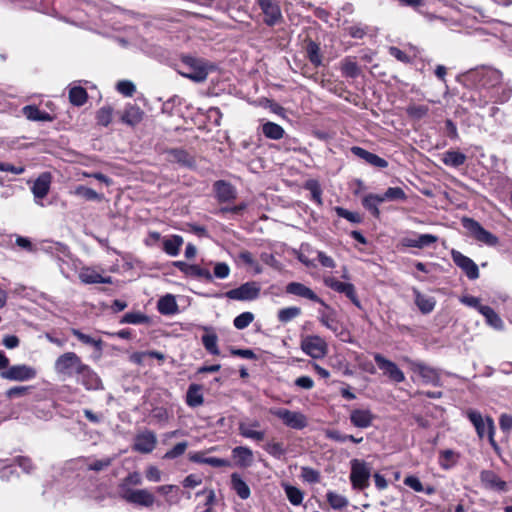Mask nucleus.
Instances as JSON below:
<instances>
[{
  "label": "nucleus",
  "mask_w": 512,
  "mask_h": 512,
  "mask_svg": "<svg viewBox=\"0 0 512 512\" xmlns=\"http://www.w3.org/2000/svg\"><path fill=\"white\" fill-rule=\"evenodd\" d=\"M334 211L338 217L344 218L347 221H349L350 223L360 224L363 221V218L359 213L349 211L343 207L336 206V207H334Z\"/></svg>",
  "instance_id": "obj_49"
},
{
  "label": "nucleus",
  "mask_w": 512,
  "mask_h": 512,
  "mask_svg": "<svg viewBox=\"0 0 512 512\" xmlns=\"http://www.w3.org/2000/svg\"><path fill=\"white\" fill-rule=\"evenodd\" d=\"M143 119V111L138 107V106H135V105H130L128 106L122 117H121V120L127 124V125H130V126H135L137 124H139Z\"/></svg>",
  "instance_id": "obj_36"
},
{
  "label": "nucleus",
  "mask_w": 512,
  "mask_h": 512,
  "mask_svg": "<svg viewBox=\"0 0 512 512\" xmlns=\"http://www.w3.org/2000/svg\"><path fill=\"white\" fill-rule=\"evenodd\" d=\"M174 266L177 267L181 272H183L187 276L212 281L211 272L208 269L202 268L199 265L188 264L183 261H176L174 262Z\"/></svg>",
  "instance_id": "obj_24"
},
{
  "label": "nucleus",
  "mask_w": 512,
  "mask_h": 512,
  "mask_svg": "<svg viewBox=\"0 0 512 512\" xmlns=\"http://www.w3.org/2000/svg\"><path fill=\"white\" fill-rule=\"evenodd\" d=\"M375 419L376 415L369 408H354L349 413L351 425L359 429L371 427Z\"/></svg>",
  "instance_id": "obj_17"
},
{
  "label": "nucleus",
  "mask_w": 512,
  "mask_h": 512,
  "mask_svg": "<svg viewBox=\"0 0 512 512\" xmlns=\"http://www.w3.org/2000/svg\"><path fill=\"white\" fill-rule=\"evenodd\" d=\"M183 244V238L179 235H173L163 241V250L170 256H177Z\"/></svg>",
  "instance_id": "obj_39"
},
{
  "label": "nucleus",
  "mask_w": 512,
  "mask_h": 512,
  "mask_svg": "<svg viewBox=\"0 0 512 512\" xmlns=\"http://www.w3.org/2000/svg\"><path fill=\"white\" fill-rule=\"evenodd\" d=\"M85 363L75 352H65L54 362V372L61 380L77 377Z\"/></svg>",
  "instance_id": "obj_4"
},
{
  "label": "nucleus",
  "mask_w": 512,
  "mask_h": 512,
  "mask_svg": "<svg viewBox=\"0 0 512 512\" xmlns=\"http://www.w3.org/2000/svg\"><path fill=\"white\" fill-rule=\"evenodd\" d=\"M188 447L187 442H180L176 444L171 450L167 451L164 455L166 459H175L185 453Z\"/></svg>",
  "instance_id": "obj_64"
},
{
  "label": "nucleus",
  "mask_w": 512,
  "mask_h": 512,
  "mask_svg": "<svg viewBox=\"0 0 512 512\" xmlns=\"http://www.w3.org/2000/svg\"><path fill=\"white\" fill-rule=\"evenodd\" d=\"M464 80L467 85L485 91L495 103H505L511 97L512 90L502 84V72L493 67L480 66L471 69L464 74Z\"/></svg>",
  "instance_id": "obj_1"
},
{
  "label": "nucleus",
  "mask_w": 512,
  "mask_h": 512,
  "mask_svg": "<svg viewBox=\"0 0 512 512\" xmlns=\"http://www.w3.org/2000/svg\"><path fill=\"white\" fill-rule=\"evenodd\" d=\"M325 286L328 288L344 294L357 308L362 309V305L355 291L352 283H345L337 280L335 277L327 276L323 280Z\"/></svg>",
  "instance_id": "obj_10"
},
{
  "label": "nucleus",
  "mask_w": 512,
  "mask_h": 512,
  "mask_svg": "<svg viewBox=\"0 0 512 512\" xmlns=\"http://www.w3.org/2000/svg\"><path fill=\"white\" fill-rule=\"evenodd\" d=\"M410 367L414 373L421 377L423 383L436 387L441 386V377L438 369L420 361H410Z\"/></svg>",
  "instance_id": "obj_11"
},
{
  "label": "nucleus",
  "mask_w": 512,
  "mask_h": 512,
  "mask_svg": "<svg viewBox=\"0 0 512 512\" xmlns=\"http://www.w3.org/2000/svg\"><path fill=\"white\" fill-rule=\"evenodd\" d=\"M260 8L265 15L264 21L269 24H275L280 18V9L272 0H259Z\"/></svg>",
  "instance_id": "obj_27"
},
{
  "label": "nucleus",
  "mask_w": 512,
  "mask_h": 512,
  "mask_svg": "<svg viewBox=\"0 0 512 512\" xmlns=\"http://www.w3.org/2000/svg\"><path fill=\"white\" fill-rule=\"evenodd\" d=\"M305 190L309 191L311 194V200L315 202L318 206L323 204L322 201V189L319 182L315 179H309L304 184Z\"/></svg>",
  "instance_id": "obj_44"
},
{
  "label": "nucleus",
  "mask_w": 512,
  "mask_h": 512,
  "mask_svg": "<svg viewBox=\"0 0 512 512\" xmlns=\"http://www.w3.org/2000/svg\"><path fill=\"white\" fill-rule=\"evenodd\" d=\"M466 417L474 426L477 436L480 439L487 437L492 448L499 452L500 448L494 439L495 425L493 419L490 416H483L480 411L475 409H468Z\"/></svg>",
  "instance_id": "obj_3"
},
{
  "label": "nucleus",
  "mask_w": 512,
  "mask_h": 512,
  "mask_svg": "<svg viewBox=\"0 0 512 512\" xmlns=\"http://www.w3.org/2000/svg\"><path fill=\"white\" fill-rule=\"evenodd\" d=\"M69 100L75 106H82L87 101V92L84 88L74 86L69 91Z\"/></svg>",
  "instance_id": "obj_47"
},
{
  "label": "nucleus",
  "mask_w": 512,
  "mask_h": 512,
  "mask_svg": "<svg viewBox=\"0 0 512 512\" xmlns=\"http://www.w3.org/2000/svg\"><path fill=\"white\" fill-rule=\"evenodd\" d=\"M451 257L454 264L463 271L468 279L476 280L479 278L478 265L471 258L454 249L451 251Z\"/></svg>",
  "instance_id": "obj_14"
},
{
  "label": "nucleus",
  "mask_w": 512,
  "mask_h": 512,
  "mask_svg": "<svg viewBox=\"0 0 512 512\" xmlns=\"http://www.w3.org/2000/svg\"><path fill=\"white\" fill-rule=\"evenodd\" d=\"M203 395L201 393V387L196 384L189 386L186 394V403L190 407H198L203 404Z\"/></svg>",
  "instance_id": "obj_40"
},
{
  "label": "nucleus",
  "mask_w": 512,
  "mask_h": 512,
  "mask_svg": "<svg viewBox=\"0 0 512 512\" xmlns=\"http://www.w3.org/2000/svg\"><path fill=\"white\" fill-rule=\"evenodd\" d=\"M157 309L162 315H174L178 312L176 298L172 294L162 296L157 302Z\"/></svg>",
  "instance_id": "obj_30"
},
{
  "label": "nucleus",
  "mask_w": 512,
  "mask_h": 512,
  "mask_svg": "<svg viewBox=\"0 0 512 512\" xmlns=\"http://www.w3.org/2000/svg\"><path fill=\"white\" fill-rule=\"evenodd\" d=\"M319 304L322 306V308L318 310L320 323L327 329L331 330L335 336L340 337L342 341H346L343 337L344 334H346V331L338 319L337 311L324 301Z\"/></svg>",
  "instance_id": "obj_6"
},
{
  "label": "nucleus",
  "mask_w": 512,
  "mask_h": 512,
  "mask_svg": "<svg viewBox=\"0 0 512 512\" xmlns=\"http://www.w3.org/2000/svg\"><path fill=\"white\" fill-rule=\"evenodd\" d=\"M326 499L329 505L335 510L344 509L349 504V501L345 496L338 494L334 491H328L326 493Z\"/></svg>",
  "instance_id": "obj_46"
},
{
  "label": "nucleus",
  "mask_w": 512,
  "mask_h": 512,
  "mask_svg": "<svg viewBox=\"0 0 512 512\" xmlns=\"http://www.w3.org/2000/svg\"><path fill=\"white\" fill-rule=\"evenodd\" d=\"M259 426L258 421H242L239 423V433L245 438L262 441L265 438V433L257 429Z\"/></svg>",
  "instance_id": "obj_26"
},
{
  "label": "nucleus",
  "mask_w": 512,
  "mask_h": 512,
  "mask_svg": "<svg viewBox=\"0 0 512 512\" xmlns=\"http://www.w3.org/2000/svg\"><path fill=\"white\" fill-rule=\"evenodd\" d=\"M231 487L241 499L249 498L250 488L239 474L233 473L231 475Z\"/></svg>",
  "instance_id": "obj_37"
},
{
  "label": "nucleus",
  "mask_w": 512,
  "mask_h": 512,
  "mask_svg": "<svg viewBox=\"0 0 512 512\" xmlns=\"http://www.w3.org/2000/svg\"><path fill=\"white\" fill-rule=\"evenodd\" d=\"M415 304L423 314L431 313L436 305L434 297L422 294L419 290L413 289Z\"/></svg>",
  "instance_id": "obj_31"
},
{
  "label": "nucleus",
  "mask_w": 512,
  "mask_h": 512,
  "mask_svg": "<svg viewBox=\"0 0 512 512\" xmlns=\"http://www.w3.org/2000/svg\"><path fill=\"white\" fill-rule=\"evenodd\" d=\"M480 480L486 489L496 492H506L507 483L502 480L494 471L483 470L480 473Z\"/></svg>",
  "instance_id": "obj_22"
},
{
  "label": "nucleus",
  "mask_w": 512,
  "mask_h": 512,
  "mask_svg": "<svg viewBox=\"0 0 512 512\" xmlns=\"http://www.w3.org/2000/svg\"><path fill=\"white\" fill-rule=\"evenodd\" d=\"M77 382L87 390H102L103 383L100 376L87 364H84L77 375Z\"/></svg>",
  "instance_id": "obj_18"
},
{
  "label": "nucleus",
  "mask_w": 512,
  "mask_h": 512,
  "mask_svg": "<svg viewBox=\"0 0 512 512\" xmlns=\"http://www.w3.org/2000/svg\"><path fill=\"white\" fill-rule=\"evenodd\" d=\"M498 32L502 42L508 48L509 52L512 54V25L501 24V28L499 29Z\"/></svg>",
  "instance_id": "obj_52"
},
{
  "label": "nucleus",
  "mask_w": 512,
  "mask_h": 512,
  "mask_svg": "<svg viewBox=\"0 0 512 512\" xmlns=\"http://www.w3.org/2000/svg\"><path fill=\"white\" fill-rule=\"evenodd\" d=\"M3 379L10 381H29L37 376V370L26 364L13 365L0 373Z\"/></svg>",
  "instance_id": "obj_9"
},
{
  "label": "nucleus",
  "mask_w": 512,
  "mask_h": 512,
  "mask_svg": "<svg viewBox=\"0 0 512 512\" xmlns=\"http://www.w3.org/2000/svg\"><path fill=\"white\" fill-rule=\"evenodd\" d=\"M307 425V418L304 414L290 412V428L302 429Z\"/></svg>",
  "instance_id": "obj_59"
},
{
  "label": "nucleus",
  "mask_w": 512,
  "mask_h": 512,
  "mask_svg": "<svg viewBox=\"0 0 512 512\" xmlns=\"http://www.w3.org/2000/svg\"><path fill=\"white\" fill-rule=\"evenodd\" d=\"M71 333L81 343L93 347L94 354L92 355V358L94 360H99L102 357L104 343L100 338H94L88 334L83 333L82 331H80L79 329H76V328H73L71 330Z\"/></svg>",
  "instance_id": "obj_23"
},
{
  "label": "nucleus",
  "mask_w": 512,
  "mask_h": 512,
  "mask_svg": "<svg viewBox=\"0 0 512 512\" xmlns=\"http://www.w3.org/2000/svg\"><path fill=\"white\" fill-rule=\"evenodd\" d=\"M462 226L469 233V235L482 244L494 247L499 243L496 235L486 230L478 221L473 218L463 217L461 220Z\"/></svg>",
  "instance_id": "obj_5"
},
{
  "label": "nucleus",
  "mask_w": 512,
  "mask_h": 512,
  "mask_svg": "<svg viewBox=\"0 0 512 512\" xmlns=\"http://www.w3.org/2000/svg\"><path fill=\"white\" fill-rule=\"evenodd\" d=\"M480 314L485 318L486 324L496 330H502L504 323L501 317L490 306L481 307Z\"/></svg>",
  "instance_id": "obj_35"
},
{
  "label": "nucleus",
  "mask_w": 512,
  "mask_h": 512,
  "mask_svg": "<svg viewBox=\"0 0 512 512\" xmlns=\"http://www.w3.org/2000/svg\"><path fill=\"white\" fill-rule=\"evenodd\" d=\"M347 33L349 36L355 39H362L368 33L369 27L367 25L357 23L352 26H349L347 29Z\"/></svg>",
  "instance_id": "obj_56"
},
{
  "label": "nucleus",
  "mask_w": 512,
  "mask_h": 512,
  "mask_svg": "<svg viewBox=\"0 0 512 512\" xmlns=\"http://www.w3.org/2000/svg\"><path fill=\"white\" fill-rule=\"evenodd\" d=\"M262 132L267 138L273 140L282 138L285 133L284 129L280 125L273 122L264 123L262 125Z\"/></svg>",
  "instance_id": "obj_45"
},
{
  "label": "nucleus",
  "mask_w": 512,
  "mask_h": 512,
  "mask_svg": "<svg viewBox=\"0 0 512 512\" xmlns=\"http://www.w3.org/2000/svg\"><path fill=\"white\" fill-rule=\"evenodd\" d=\"M350 482L352 488L355 490H364L369 486V478L371 476V470L368 464L364 460L353 459L350 462Z\"/></svg>",
  "instance_id": "obj_7"
},
{
  "label": "nucleus",
  "mask_w": 512,
  "mask_h": 512,
  "mask_svg": "<svg viewBox=\"0 0 512 512\" xmlns=\"http://www.w3.org/2000/svg\"><path fill=\"white\" fill-rule=\"evenodd\" d=\"M265 450L275 458H281L285 455V449L281 443L270 442L265 445Z\"/></svg>",
  "instance_id": "obj_63"
},
{
  "label": "nucleus",
  "mask_w": 512,
  "mask_h": 512,
  "mask_svg": "<svg viewBox=\"0 0 512 512\" xmlns=\"http://www.w3.org/2000/svg\"><path fill=\"white\" fill-rule=\"evenodd\" d=\"M205 330L207 333L201 338L203 346L210 354L219 355L220 351L218 348V337L216 333L210 331L208 328H205Z\"/></svg>",
  "instance_id": "obj_42"
},
{
  "label": "nucleus",
  "mask_w": 512,
  "mask_h": 512,
  "mask_svg": "<svg viewBox=\"0 0 512 512\" xmlns=\"http://www.w3.org/2000/svg\"><path fill=\"white\" fill-rule=\"evenodd\" d=\"M438 241V237L433 234H417L412 233V236L403 237L401 244L408 248L423 249L430 247Z\"/></svg>",
  "instance_id": "obj_19"
},
{
  "label": "nucleus",
  "mask_w": 512,
  "mask_h": 512,
  "mask_svg": "<svg viewBox=\"0 0 512 512\" xmlns=\"http://www.w3.org/2000/svg\"><path fill=\"white\" fill-rule=\"evenodd\" d=\"M119 497L130 504L142 507H151L155 502L154 495L147 489L125 490Z\"/></svg>",
  "instance_id": "obj_12"
},
{
  "label": "nucleus",
  "mask_w": 512,
  "mask_h": 512,
  "mask_svg": "<svg viewBox=\"0 0 512 512\" xmlns=\"http://www.w3.org/2000/svg\"><path fill=\"white\" fill-rule=\"evenodd\" d=\"M254 320V314L251 312H243L236 316L233 320L234 326L239 329L243 330L246 327H248Z\"/></svg>",
  "instance_id": "obj_54"
},
{
  "label": "nucleus",
  "mask_w": 512,
  "mask_h": 512,
  "mask_svg": "<svg viewBox=\"0 0 512 512\" xmlns=\"http://www.w3.org/2000/svg\"><path fill=\"white\" fill-rule=\"evenodd\" d=\"M156 442V435L151 431H145L136 436L133 448L141 453H150L154 450Z\"/></svg>",
  "instance_id": "obj_25"
},
{
  "label": "nucleus",
  "mask_w": 512,
  "mask_h": 512,
  "mask_svg": "<svg viewBox=\"0 0 512 512\" xmlns=\"http://www.w3.org/2000/svg\"><path fill=\"white\" fill-rule=\"evenodd\" d=\"M301 348L303 352L313 359H321L328 352L326 341L318 335L306 336L301 342Z\"/></svg>",
  "instance_id": "obj_8"
},
{
  "label": "nucleus",
  "mask_w": 512,
  "mask_h": 512,
  "mask_svg": "<svg viewBox=\"0 0 512 512\" xmlns=\"http://www.w3.org/2000/svg\"><path fill=\"white\" fill-rule=\"evenodd\" d=\"M351 153L358 157L359 159H362L365 163L379 168L384 169L388 167V162L382 157H379L378 155L367 151L366 149L360 147V146H352L350 148Z\"/></svg>",
  "instance_id": "obj_21"
},
{
  "label": "nucleus",
  "mask_w": 512,
  "mask_h": 512,
  "mask_svg": "<svg viewBox=\"0 0 512 512\" xmlns=\"http://www.w3.org/2000/svg\"><path fill=\"white\" fill-rule=\"evenodd\" d=\"M342 74L349 78H356L360 74V68L356 61L351 58H346L342 62Z\"/></svg>",
  "instance_id": "obj_48"
},
{
  "label": "nucleus",
  "mask_w": 512,
  "mask_h": 512,
  "mask_svg": "<svg viewBox=\"0 0 512 512\" xmlns=\"http://www.w3.org/2000/svg\"><path fill=\"white\" fill-rule=\"evenodd\" d=\"M116 89L119 93H121L122 95L126 96V97H131L135 90H136V87L135 85L129 81V80H121L117 83L116 85Z\"/></svg>",
  "instance_id": "obj_61"
},
{
  "label": "nucleus",
  "mask_w": 512,
  "mask_h": 512,
  "mask_svg": "<svg viewBox=\"0 0 512 512\" xmlns=\"http://www.w3.org/2000/svg\"><path fill=\"white\" fill-rule=\"evenodd\" d=\"M214 190L220 202H228L236 197L234 187L225 181H217L214 184Z\"/></svg>",
  "instance_id": "obj_32"
},
{
  "label": "nucleus",
  "mask_w": 512,
  "mask_h": 512,
  "mask_svg": "<svg viewBox=\"0 0 512 512\" xmlns=\"http://www.w3.org/2000/svg\"><path fill=\"white\" fill-rule=\"evenodd\" d=\"M97 121L102 126H107L112 121V108L109 106L102 107L97 112Z\"/></svg>",
  "instance_id": "obj_60"
},
{
  "label": "nucleus",
  "mask_w": 512,
  "mask_h": 512,
  "mask_svg": "<svg viewBox=\"0 0 512 512\" xmlns=\"http://www.w3.org/2000/svg\"><path fill=\"white\" fill-rule=\"evenodd\" d=\"M374 360L380 370L389 377L390 380L401 383L405 380L403 371L393 361L385 358L380 353L374 354Z\"/></svg>",
  "instance_id": "obj_13"
},
{
  "label": "nucleus",
  "mask_w": 512,
  "mask_h": 512,
  "mask_svg": "<svg viewBox=\"0 0 512 512\" xmlns=\"http://www.w3.org/2000/svg\"><path fill=\"white\" fill-rule=\"evenodd\" d=\"M177 66L180 75L196 83L204 82L213 68L206 60L190 55H182Z\"/></svg>",
  "instance_id": "obj_2"
},
{
  "label": "nucleus",
  "mask_w": 512,
  "mask_h": 512,
  "mask_svg": "<svg viewBox=\"0 0 512 512\" xmlns=\"http://www.w3.org/2000/svg\"><path fill=\"white\" fill-rule=\"evenodd\" d=\"M466 155L460 151L448 150L442 155V162L449 167L458 168L466 162Z\"/></svg>",
  "instance_id": "obj_34"
},
{
  "label": "nucleus",
  "mask_w": 512,
  "mask_h": 512,
  "mask_svg": "<svg viewBox=\"0 0 512 512\" xmlns=\"http://www.w3.org/2000/svg\"><path fill=\"white\" fill-rule=\"evenodd\" d=\"M211 274H212V279L213 278L225 279L230 274V267L225 262H216V263H214L213 273H211Z\"/></svg>",
  "instance_id": "obj_57"
},
{
  "label": "nucleus",
  "mask_w": 512,
  "mask_h": 512,
  "mask_svg": "<svg viewBox=\"0 0 512 512\" xmlns=\"http://www.w3.org/2000/svg\"><path fill=\"white\" fill-rule=\"evenodd\" d=\"M305 53L314 67L322 65V56L320 54L319 44L314 41H309L305 46Z\"/></svg>",
  "instance_id": "obj_41"
},
{
  "label": "nucleus",
  "mask_w": 512,
  "mask_h": 512,
  "mask_svg": "<svg viewBox=\"0 0 512 512\" xmlns=\"http://www.w3.org/2000/svg\"><path fill=\"white\" fill-rule=\"evenodd\" d=\"M383 201L382 196L379 194L369 193L362 198L363 207L370 212V214L375 217H380L379 204Z\"/></svg>",
  "instance_id": "obj_33"
},
{
  "label": "nucleus",
  "mask_w": 512,
  "mask_h": 512,
  "mask_svg": "<svg viewBox=\"0 0 512 512\" xmlns=\"http://www.w3.org/2000/svg\"><path fill=\"white\" fill-rule=\"evenodd\" d=\"M383 201L386 200H406L407 196L404 192V190L400 187H389L384 194L381 195Z\"/></svg>",
  "instance_id": "obj_53"
},
{
  "label": "nucleus",
  "mask_w": 512,
  "mask_h": 512,
  "mask_svg": "<svg viewBox=\"0 0 512 512\" xmlns=\"http://www.w3.org/2000/svg\"><path fill=\"white\" fill-rule=\"evenodd\" d=\"M23 115L32 121H51V116L39 110L36 106L28 105L22 109Z\"/></svg>",
  "instance_id": "obj_43"
},
{
  "label": "nucleus",
  "mask_w": 512,
  "mask_h": 512,
  "mask_svg": "<svg viewBox=\"0 0 512 512\" xmlns=\"http://www.w3.org/2000/svg\"><path fill=\"white\" fill-rule=\"evenodd\" d=\"M439 464L443 469H449L454 464V452L452 450H444L440 452Z\"/></svg>",
  "instance_id": "obj_62"
},
{
  "label": "nucleus",
  "mask_w": 512,
  "mask_h": 512,
  "mask_svg": "<svg viewBox=\"0 0 512 512\" xmlns=\"http://www.w3.org/2000/svg\"><path fill=\"white\" fill-rule=\"evenodd\" d=\"M290 294L311 300L316 303H323V300L313 290L302 283L290 282Z\"/></svg>",
  "instance_id": "obj_29"
},
{
  "label": "nucleus",
  "mask_w": 512,
  "mask_h": 512,
  "mask_svg": "<svg viewBox=\"0 0 512 512\" xmlns=\"http://www.w3.org/2000/svg\"><path fill=\"white\" fill-rule=\"evenodd\" d=\"M301 476L303 480L309 484H315L320 481V473L310 467H302Z\"/></svg>",
  "instance_id": "obj_58"
},
{
  "label": "nucleus",
  "mask_w": 512,
  "mask_h": 512,
  "mask_svg": "<svg viewBox=\"0 0 512 512\" xmlns=\"http://www.w3.org/2000/svg\"><path fill=\"white\" fill-rule=\"evenodd\" d=\"M73 193L76 196H81V197L85 198L86 200H91V201L98 200L99 201L102 199V196L100 194H98L96 191H94L93 189L88 188L86 186H83V185L77 186Z\"/></svg>",
  "instance_id": "obj_51"
},
{
  "label": "nucleus",
  "mask_w": 512,
  "mask_h": 512,
  "mask_svg": "<svg viewBox=\"0 0 512 512\" xmlns=\"http://www.w3.org/2000/svg\"><path fill=\"white\" fill-rule=\"evenodd\" d=\"M142 484V476L138 472H132L127 475L118 485V495L123 494L125 490H134L133 486Z\"/></svg>",
  "instance_id": "obj_38"
},
{
  "label": "nucleus",
  "mask_w": 512,
  "mask_h": 512,
  "mask_svg": "<svg viewBox=\"0 0 512 512\" xmlns=\"http://www.w3.org/2000/svg\"><path fill=\"white\" fill-rule=\"evenodd\" d=\"M429 112V108L427 105H416L411 104L407 106L406 113L407 115L415 120H420L425 117Z\"/></svg>",
  "instance_id": "obj_50"
},
{
  "label": "nucleus",
  "mask_w": 512,
  "mask_h": 512,
  "mask_svg": "<svg viewBox=\"0 0 512 512\" xmlns=\"http://www.w3.org/2000/svg\"><path fill=\"white\" fill-rule=\"evenodd\" d=\"M52 176L49 172L41 173L31 187L34 201L37 205L44 206L43 199L50 191Z\"/></svg>",
  "instance_id": "obj_16"
},
{
  "label": "nucleus",
  "mask_w": 512,
  "mask_h": 512,
  "mask_svg": "<svg viewBox=\"0 0 512 512\" xmlns=\"http://www.w3.org/2000/svg\"><path fill=\"white\" fill-rule=\"evenodd\" d=\"M80 281L84 284H111L112 278L102 274L94 267H82L78 273Z\"/></svg>",
  "instance_id": "obj_20"
},
{
  "label": "nucleus",
  "mask_w": 512,
  "mask_h": 512,
  "mask_svg": "<svg viewBox=\"0 0 512 512\" xmlns=\"http://www.w3.org/2000/svg\"><path fill=\"white\" fill-rule=\"evenodd\" d=\"M260 294V286L256 282H247L239 286L238 288L232 289L226 293L229 299L239 301H251L258 298Z\"/></svg>",
  "instance_id": "obj_15"
},
{
  "label": "nucleus",
  "mask_w": 512,
  "mask_h": 512,
  "mask_svg": "<svg viewBox=\"0 0 512 512\" xmlns=\"http://www.w3.org/2000/svg\"><path fill=\"white\" fill-rule=\"evenodd\" d=\"M148 320V317L141 312H129L123 316L121 323L143 324L147 323Z\"/></svg>",
  "instance_id": "obj_55"
},
{
  "label": "nucleus",
  "mask_w": 512,
  "mask_h": 512,
  "mask_svg": "<svg viewBox=\"0 0 512 512\" xmlns=\"http://www.w3.org/2000/svg\"><path fill=\"white\" fill-rule=\"evenodd\" d=\"M232 457L235 464L239 467H249L252 465L254 457L250 448L238 446L232 450Z\"/></svg>",
  "instance_id": "obj_28"
}]
</instances>
